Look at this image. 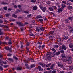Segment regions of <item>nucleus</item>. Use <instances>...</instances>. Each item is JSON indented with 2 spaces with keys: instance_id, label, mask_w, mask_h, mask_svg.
Here are the masks:
<instances>
[{
  "instance_id": "f257e3e1",
  "label": "nucleus",
  "mask_w": 73,
  "mask_h": 73,
  "mask_svg": "<svg viewBox=\"0 0 73 73\" xmlns=\"http://www.w3.org/2000/svg\"><path fill=\"white\" fill-rule=\"evenodd\" d=\"M36 30L38 32H40L42 31H45V27H37L36 28Z\"/></svg>"
},
{
  "instance_id": "f03ea898",
  "label": "nucleus",
  "mask_w": 73,
  "mask_h": 73,
  "mask_svg": "<svg viewBox=\"0 0 73 73\" xmlns=\"http://www.w3.org/2000/svg\"><path fill=\"white\" fill-rule=\"evenodd\" d=\"M64 7H62L61 8L59 7L58 8V12L59 13H60V12H62L63 10H64Z\"/></svg>"
},
{
  "instance_id": "7ed1b4c3",
  "label": "nucleus",
  "mask_w": 73,
  "mask_h": 73,
  "mask_svg": "<svg viewBox=\"0 0 73 73\" xmlns=\"http://www.w3.org/2000/svg\"><path fill=\"white\" fill-rule=\"evenodd\" d=\"M58 65L59 66H60L61 68H64V67H63V63L62 62H58Z\"/></svg>"
},
{
  "instance_id": "20e7f679",
  "label": "nucleus",
  "mask_w": 73,
  "mask_h": 73,
  "mask_svg": "<svg viewBox=\"0 0 73 73\" xmlns=\"http://www.w3.org/2000/svg\"><path fill=\"white\" fill-rule=\"evenodd\" d=\"M60 49H64V50H66V49H67V47L65 46L64 45H62V46L60 47Z\"/></svg>"
},
{
  "instance_id": "39448f33",
  "label": "nucleus",
  "mask_w": 73,
  "mask_h": 73,
  "mask_svg": "<svg viewBox=\"0 0 73 73\" xmlns=\"http://www.w3.org/2000/svg\"><path fill=\"white\" fill-rule=\"evenodd\" d=\"M53 53H54L53 56H55L56 54V55H57V56H58V55H59V54H60V52L59 51H58L56 52L55 51Z\"/></svg>"
},
{
  "instance_id": "423d86ee",
  "label": "nucleus",
  "mask_w": 73,
  "mask_h": 73,
  "mask_svg": "<svg viewBox=\"0 0 73 73\" xmlns=\"http://www.w3.org/2000/svg\"><path fill=\"white\" fill-rule=\"evenodd\" d=\"M16 23L19 26H23V23L21 22H16Z\"/></svg>"
},
{
  "instance_id": "0eeeda50",
  "label": "nucleus",
  "mask_w": 73,
  "mask_h": 73,
  "mask_svg": "<svg viewBox=\"0 0 73 73\" xmlns=\"http://www.w3.org/2000/svg\"><path fill=\"white\" fill-rule=\"evenodd\" d=\"M5 49L7 50H10L12 49V46L9 48V47H7L5 48Z\"/></svg>"
},
{
  "instance_id": "6e6552de",
  "label": "nucleus",
  "mask_w": 73,
  "mask_h": 73,
  "mask_svg": "<svg viewBox=\"0 0 73 73\" xmlns=\"http://www.w3.org/2000/svg\"><path fill=\"white\" fill-rule=\"evenodd\" d=\"M52 53L51 52H49L48 53H47L46 54V56L48 57H50V55L52 54Z\"/></svg>"
},
{
  "instance_id": "1a4fd4ad",
  "label": "nucleus",
  "mask_w": 73,
  "mask_h": 73,
  "mask_svg": "<svg viewBox=\"0 0 73 73\" xmlns=\"http://www.w3.org/2000/svg\"><path fill=\"white\" fill-rule=\"evenodd\" d=\"M33 10H34V11H36V10H37V6H34L33 7Z\"/></svg>"
},
{
  "instance_id": "9d476101",
  "label": "nucleus",
  "mask_w": 73,
  "mask_h": 73,
  "mask_svg": "<svg viewBox=\"0 0 73 73\" xmlns=\"http://www.w3.org/2000/svg\"><path fill=\"white\" fill-rule=\"evenodd\" d=\"M39 65H41L42 66V67H44L45 68V64H43L42 63H39Z\"/></svg>"
},
{
  "instance_id": "9b49d317",
  "label": "nucleus",
  "mask_w": 73,
  "mask_h": 73,
  "mask_svg": "<svg viewBox=\"0 0 73 73\" xmlns=\"http://www.w3.org/2000/svg\"><path fill=\"white\" fill-rule=\"evenodd\" d=\"M38 69H39V71H42V70H43V69L42 68H41L40 66H38Z\"/></svg>"
},
{
  "instance_id": "f8f14e48",
  "label": "nucleus",
  "mask_w": 73,
  "mask_h": 73,
  "mask_svg": "<svg viewBox=\"0 0 73 73\" xmlns=\"http://www.w3.org/2000/svg\"><path fill=\"white\" fill-rule=\"evenodd\" d=\"M62 56L63 58H66V57L65 56V54L64 53H63L62 54Z\"/></svg>"
},
{
  "instance_id": "ddd939ff",
  "label": "nucleus",
  "mask_w": 73,
  "mask_h": 73,
  "mask_svg": "<svg viewBox=\"0 0 73 73\" xmlns=\"http://www.w3.org/2000/svg\"><path fill=\"white\" fill-rule=\"evenodd\" d=\"M8 60H9V61H11L12 62H13V61H14L13 59L11 58H9L8 59Z\"/></svg>"
},
{
  "instance_id": "4468645a",
  "label": "nucleus",
  "mask_w": 73,
  "mask_h": 73,
  "mask_svg": "<svg viewBox=\"0 0 73 73\" xmlns=\"http://www.w3.org/2000/svg\"><path fill=\"white\" fill-rule=\"evenodd\" d=\"M46 10V8L45 7L43 8L42 9V11H43V12H45Z\"/></svg>"
},
{
  "instance_id": "2eb2a0df",
  "label": "nucleus",
  "mask_w": 73,
  "mask_h": 73,
  "mask_svg": "<svg viewBox=\"0 0 73 73\" xmlns=\"http://www.w3.org/2000/svg\"><path fill=\"white\" fill-rule=\"evenodd\" d=\"M28 61H31V62H34V60H33V59H28Z\"/></svg>"
},
{
  "instance_id": "dca6fc26",
  "label": "nucleus",
  "mask_w": 73,
  "mask_h": 73,
  "mask_svg": "<svg viewBox=\"0 0 73 73\" xmlns=\"http://www.w3.org/2000/svg\"><path fill=\"white\" fill-rule=\"evenodd\" d=\"M4 34V32L1 31V29H0V35H3Z\"/></svg>"
},
{
  "instance_id": "f3484780",
  "label": "nucleus",
  "mask_w": 73,
  "mask_h": 73,
  "mask_svg": "<svg viewBox=\"0 0 73 73\" xmlns=\"http://www.w3.org/2000/svg\"><path fill=\"white\" fill-rule=\"evenodd\" d=\"M53 48H57L58 47V45H53Z\"/></svg>"
},
{
  "instance_id": "a211bd4d",
  "label": "nucleus",
  "mask_w": 73,
  "mask_h": 73,
  "mask_svg": "<svg viewBox=\"0 0 73 73\" xmlns=\"http://www.w3.org/2000/svg\"><path fill=\"white\" fill-rule=\"evenodd\" d=\"M49 9L51 11H54V9H53V8L52 7H50L49 8Z\"/></svg>"
},
{
  "instance_id": "6ab92c4d",
  "label": "nucleus",
  "mask_w": 73,
  "mask_h": 73,
  "mask_svg": "<svg viewBox=\"0 0 73 73\" xmlns=\"http://www.w3.org/2000/svg\"><path fill=\"white\" fill-rule=\"evenodd\" d=\"M8 44H9L10 45H11L12 43V42H11V39H10L9 40V41L8 42Z\"/></svg>"
},
{
  "instance_id": "aec40b11",
  "label": "nucleus",
  "mask_w": 73,
  "mask_h": 73,
  "mask_svg": "<svg viewBox=\"0 0 73 73\" xmlns=\"http://www.w3.org/2000/svg\"><path fill=\"white\" fill-rule=\"evenodd\" d=\"M68 38V36H64V40H67Z\"/></svg>"
},
{
  "instance_id": "412c9836",
  "label": "nucleus",
  "mask_w": 73,
  "mask_h": 73,
  "mask_svg": "<svg viewBox=\"0 0 73 73\" xmlns=\"http://www.w3.org/2000/svg\"><path fill=\"white\" fill-rule=\"evenodd\" d=\"M54 33V31H50L49 33H50V34H53Z\"/></svg>"
},
{
  "instance_id": "4be33fe9",
  "label": "nucleus",
  "mask_w": 73,
  "mask_h": 73,
  "mask_svg": "<svg viewBox=\"0 0 73 73\" xmlns=\"http://www.w3.org/2000/svg\"><path fill=\"white\" fill-rule=\"evenodd\" d=\"M13 58H14V59H15V60H18V58H17V57H16L15 56H13Z\"/></svg>"
},
{
  "instance_id": "5701e85b",
  "label": "nucleus",
  "mask_w": 73,
  "mask_h": 73,
  "mask_svg": "<svg viewBox=\"0 0 73 73\" xmlns=\"http://www.w3.org/2000/svg\"><path fill=\"white\" fill-rule=\"evenodd\" d=\"M72 8L73 7H72V6H69L68 7V9H72Z\"/></svg>"
},
{
  "instance_id": "b1692460",
  "label": "nucleus",
  "mask_w": 73,
  "mask_h": 73,
  "mask_svg": "<svg viewBox=\"0 0 73 73\" xmlns=\"http://www.w3.org/2000/svg\"><path fill=\"white\" fill-rule=\"evenodd\" d=\"M61 5L62 7H66V5L64 3L62 4Z\"/></svg>"
},
{
  "instance_id": "393cba45",
  "label": "nucleus",
  "mask_w": 73,
  "mask_h": 73,
  "mask_svg": "<svg viewBox=\"0 0 73 73\" xmlns=\"http://www.w3.org/2000/svg\"><path fill=\"white\" fill-rule=\"evenodd\" d=\"M17 70H21V68L20 67H18L17 68Z\"/></svg>"
},
{
  "instance_id": "a878e982",
  "label": "nucleus",
  "mask_w": 73,
  "mask_h": 73,
  "mask_svg": "<svg viewBox=\"0 0 73 73\" xmlns=\"http://www.w3.org/2000/svg\"><path fill=\"white\" fill-rule=\"evenodd\" d=\"M12 16H13V17H15V18H16V17H17V16H16V15H15L14 14L12 15Z\"/></svg>"
},
{
  "instance_id": "bb28decb",
  "label": "nucleus",
  "mask_w": 73,
  "mask_h": 73,
  "mask_svg": "<svg viewBox=\"0 0 73 73\" xmlns=\"http://www.w3.org/2000/svg\"><path fill=\"white\" fill-rule=\"evenodd\" d=\"M50 36H49V38H50L51 39V40H52L53 39V37H54V36H51V35H50Z\"/></svg>"
},
{
  "instance_id": "cd10ccee",
  "label": "nucleus",
  "mask_w": 73,
  "mask_h": 73,
  "mask_svg": "<svg viewBox=\"0 0 73 73\" xmlns=\"http://www.w3.org/2000/svg\"><path fill=\"white\" fill-rule=\"evenodd\" d=\"M69 46L71 48H73V44H69Z\"/></svg>"
},
{
  "instance_id": "c85d7f7f",
  "label": "nucleus",
  "mask_w": 73,
  "mask_h": 73,
  "mask_svg": "<svg viewBox=\"0 0 73 73\" xmlns=\"http://www.w3.org/2000/svg\"><path fill=\"white\" fill-rule=\"evenodd\" d=\"M27 24H28V23L27 22H25L24 24H23V26H25V25H27Z\"/></svg>"
},
{
  "instance_id": "c756f323",
  "label": "nucleus",
  "mask_w": 73,
  "mask_h": 73,
  "mask_svg": "<svg viewBox=\"0 0 73 73\" xmlns=\"http://www.w3.org/2000/svg\"><path fill=\"white\" fill-rule=\"evenodd\" d=\"M73 69V66H71L69 68V69L70 70H72Z\"/></svg>"
},
{
  "instance_id": "7c9ffc66",
  "label": "nucleus",
  "mask_w": 73,
  "mask_h": 73,
  "mask_svg": "<svg viewBox=\"0 0 73 73\" xmlns=\"http://www.w3.org/2000/svg\"><path fill=\"white\" fill-rule=\"evenodd\" d=\"M36 18L38 19H39V18H42V17L40 15H39L37 16V17H36Z\"/></svg>"
},
{
  "instance_id": "2f4dec72",
  "label": "nucleus",
  "mask_w": 73,
  "mask_h": 73,
  "mask_svg": "<svg viewBox=\"0 0 73 73\" xmlns=\"http://www.w3.org/2000/svg\"><path fill=\"white\" fill-rule=\"evenodd\" d=\"M61 38H58L57 40V41L58 42H61Z\"/></svg>"
},
{
  "instance_id": "473e14b6",
  "label": "nucleus",
  "mask_w": 73,
  "mask_h": 73,
  "mask_svg": "<svg viewBox=\"0 0 73 73\" xmlns=\"http://www.w3.org/2000/svg\"><path fill=\"white\" fill-rule=\"evenodd\" d=\"M19 12H21L22 11V9L21 8H19L18 9H17V10Z\"/></svg>"
},
{
  "instance_id": "72a5a7b5",
  "label": "nucleus",
  "mask_w": 73,
  "mask_h": 73,
  "mask_svg": "<svg viewBox=\"0 0 73 73\" xmlns=\"http://www.w3.org/2000/svg\"><path fill=\"white\" fill-rule=\"evenodd\" d=\"M62 3H63V4H67L66 2L65 1H62Z\"/></svg>"
},
{
  "instance_id": "f704fd0d",
  "label": "nucleus",
  "mask_w": 73,
  "mask_h": 73,
  "mask_svg": "<svg viewBox=\"0 0 73 73\" xmlns=\"http://www.w3.org/2000/svg\"><path fill=\"white\" fill-rule=\"evenodd\" d=\"M38 48H39V49H41L42 48V46H41V45L38 46Z\"/></svg>"
},
{
  "instance_id": "c9c22d12",
  "label": "nucleus",
  "mask_w": 73,
  "mask_h": 73,
  "mask_svg": "<svg viewBox=\"0 0 73 73\" xmlns=\"http://www.w3.org/2000/svg\"><path fill=\"white\" fill-rule=\"evenodd\" d=\"M59 52H60V53H65V51H64L63 50L60 51Z\"/></svg>"
},
{
  "instance_id": "e433bc0d",
  "label": "nucleus",
  "mask_w": 73,
  "mask_h": 73,
  "mask_svg": "<svg viewBox=\"0 0 73 73\" xmlns=\"http://www.w3.org/2000/svg\"><path fill=\"white\" fill-rule=\"evenodd\" d=\"M3 63V62L0 61V65H1V66H3V64H2Z\"/></svg>"
},
{
  "instance_id": "4c0bfd02",
  "label": "nucleus",
  "mask_w": 73,
  "mask_h": 73,
  "mask_svg": "<svg viewBox=\"0 0 73 73\" xmlns=\"http://www.w3.org/2000/svg\"><path fill=\"white\" fill-rule=\"evenodd\" d=\"M10 16V14H6V17H9Z\"/></svg>"
},
{
  "instance_id": "58836bf2",
  "label": "nucleus",
  "mask_w": 73,
  "mask_h": 73,
  "mask_svg": "<svg viewBox=\"0 0 73 73\" xmlns=\"http://www.w3.org/2000/svg\"><path fill=\"white\" fill-rule=\"evenodd\" d=\"M35 66V64L32 65H31V68H34Z\"/></svg>"
},
{
  "instance_id": "ea45409f",
  "label": "nucleus",
  "mask_w": 73,
  "mask_h": 73,
  "mask_svg": "<svg viewBox=\"0 0 73 73\" xmlns=\"http://www.w3.org/2000/svg\"><path fill=\"white\" fill-rule=\"evenodd\" d=\"M24 13H26L27 14H29V11H24Z\"/></svg>"
},
{
  "instance_id": "a19ab883",
  "label": "nucleus",
  "mask_w": 73,
  "mask_h": 73,
  "mask_svg": "<svg viewBox=\"0 0 73 73\" xmlns=\"http://www.w3.org/2000/svg\"><path fill=\"white\" fill-rule=\"evenodd\" d=\"M5 27V28H7V30H8L9 31V29H8V26H4V27Z\"/></svg>"
},
{
  "instance_id": "79ce46f5",
  "label": "nucleus",
  "mask_w": 73,
  "mask_h": 73,
  "mask_svg": "<svg viewBox=\"0 0 73 73\" xmlns=\"http://www.w3.org/2000/svg\"><path fill=\"white\" fill-rule=\"evenodd\" d=\"M68 61L69 64H71L72 63V60H68Z\"/></svg>"
},
{
  "instance_id": "37998d69",
  "label": "nucleus",
  "mask_w": 73,
  "mask_h": 73,
  "mask_svg": "<svg viewBox=\"0 0 73 73\" xmlns=\"http://www.w3.org/2000/svg\"><path fill=\"white\" fill-rule=\"evenodd\" d=\"M30 36H33V37H35V35L33 34H30Z\"/></svg>"
},
{
  "instance_id": "c03bdc74",
  "label": "nucleus",
  "mask_w": 73,
  "mask_h": 73,
  "mask_svg": "<svg viewBox=\"0 0 73 73\" xmlns=\"http://www.w3.org/2000/svg\"><path fill=\"white\" fill-rule=\"evenodd\" d=\"M8 66H9L8 65H4L3 66L4 68H7V67H8Z\"/></svg>"
},
{
  "instance_id": "a18cd8bd",
  "label": "nucleus",
  "mask_w": 73,
  "mask_h": 73,
  "mask_svg": "<svg viewBox=\"0 0 73 73\" xmlns=\"http://www.w3.org/2000/svg\"><path fill=\"white\" fill-rule=\"evenodd\" d=\"M31 23H32V24H34V25H35V21H32Z\"/></svg>"
},
{
  "instance_id": "49530a36",
  "label": "nucleus",
  "mask_w": 73,
  "mask_h": 73,
  "mask_svg": "<svg viewBox=\"0 0 73 73\" xmlns=\"http://www.w3.org/2000/svg\"><path fill=\"white\" fill-rule=\"evenodd\" d=\"M62 60L63 61V62H66L67 61L66 60V59H64Z\"/></svg>"
},
{
  "instance_id": "de8ad7c7",
  "label": "nucleus",
  "mask_w": 73,
  "mask_h": 73,
  "mask_svg": "<svg viewBox=\"0 0 73 73\" xmlns=\"http://www.w3.org/2000/svg\"><path fill=\"white\" fill-rule=\"evenodd\" d=\"M39 21L40 22H42V21H43V19H39Z\"/></svg>"
},
{
  "instance_id": "09e8293b",
  "label": "nucleus",
  "mask_w": 73,
  "mask_h": 73,
  "mask_svg": "<svg viewBox=\"0 0 73 73\" xmlns=\"http://www.w3.org/2000/svg\"><path fill=\"white\" fill-rule=\"evenodd\" d=\"M52 7L54 8V9H57V7L56 6H53Z\"/></svg>"
},
{
  "instance_id": "8fccbe9b",
  "label": "nucleus",
  "mask_w": 73,
  "mask_h": 73,
  "mask_svg": "<svg viewBox=\"0 0 73 73\" xmlns=\"http://www.w3.org/2000/svg\"><path fill=\"white\" fill-rule=\"evenodd\" d=\"M36 0H35V1L34 0H32L31 1V2H32V3H35V2H36Z\"/></svg>"
},
{
  "instance_id": "3c124183",
  "label": "nucleus",
  "mask_w": 73,
  "mask_h": 73,
  "mask_svg": "<svg viewBox=\"0 0 73 73\" xmlns=\"http://www.w3.org/2000/svg\"><path fill=\"white\" fill-rule=\"evenodd\" d=\"M3 8L5 10H7V7H4Z\"/></svg>"
},
{
  "instance_id": "603ef678",
  "label": "nucleus",
  "mask_w": 73,
  "mask_h": 73,
  "mask_svg": "<svg viewBox=\"0 0 73 73\" xmlns=\"http://www.w3.org/2000/svg\"><path fill=\"white\" fill-rule=\"evenodd\" d=\"M42 44V42H38L37 43V44H39L40 45H41Z\"/></svg>"
},
{
  "instance_id": "864d4df0",
  "label": "nucleus",
  "mask_w": 73,
  "mask_h": 73,
  "mask_svg": "<svg viewBox=\"0 0 73 73\" xmlns=\"http://www.w3.org/2000/svg\"><path fill=\"white\" fill-rule=\"evenodd\" d=\"M7 56H12V54H10V53H9L7 54Z\"/></svg>"
},
{
  "instance_id": "5fc2aeb1",
  "label": "nucleus",
  "mask_w": 73,
  "mask_h": 73,
  "mask_svg": "<svg viewBox=\"0 0 73 73\" xmlns=\"http://www.w3.org/2000/svg\"><path fill=\"white\" fill-rule=\"evenodd\" d=\"M39 7L42 10L44 8H43V7L41 5L39 6Z\"/></svg>"
},
{
  "instance_id": "6e6d98bb",
  "label": "nucleus",
  "mask_w": 73,
  "mask_h": 73,
  "mask_svg": "<svg viewBox=\"0 0 73 73\" xmlns=\"http://www.w3.org/2000/svg\"><path fill=\"white\" fill-rule=\"evenodd\" d=\"M2 63H3V64H7V62L5 61H3Z\"/></svg>"
},
{
  "instance_id": "4d7b16f0",
  "label": "nucleus",
  "mask_w": 73,
  "mask_h": 73,
  "mask_svg": "<svg viewBox=\"0 0 73 73\" xmlns=\"http://www.w3.org/2000/svg\"><path fill=\"white\" fill-rule=\"evenodd\" d=\"M26 49L27 52H29V48L27 47L26 48Z\"/></svg>"
},
{
  "instance_id": "13d9d810",
  "label": "nucleus",
  "mask_w": 73,
  "mask_h": 73,
  "mask_svg": "<svg viewBox=\"0 0 73 73\" xmlns=\"http://www.w3.org/2000/svg\"><path fill=\"white\" fill-rule=\"evenodd\" d=\"M51 50L52 51H54V52H56V50L55 49H54V48H52L51 49Z\"/></svg>"
},
{
  "instance_id": "bf43d9fd",
  "label": "nucleus",
  "mask_w": 73,
  "mask_h": 73,
  "mask_svg": "<svg viewBox=\"0 0 73 73\" xmlns=\"http://www.w3.org/2000/svg\"><path fill=\"white\" fill-rule=\"evenodd\" d=\"M0 70H3V67H2L0 66Z\"/></svg>"
},
{
  "instance_id": "052dcab7",
  "label": "nucleus",
  "mask_w": 73,
  "mask_h": 73,
  "mask_svg": "<svg viewBox=\"0 0 73 73\" xmlns=\"http://www.w3.org/2000/svg\"><path fill=\"white\" fill-rule=\"evenodd\" d=\"M3 19V15H0V19L1 18Z\"/></svg>"
},
{
  "instance_id": "680f3d73",
  "label": "nucleus",
  "mask_w": 73,
  "mask_h": 73,
  "mask_svg": "<svg viewBox=\"0 0 73 73\" xmlns=\"http://www.w3.org/2000/svg\"><path fill=\"white\" fill-rule=\"evenodd\" d=\"M45 45H43L42 46V49H44V48H45Z\"/></svg>"
},
{
  "instance_id": "e2e57ef3",
  "label": "nucleus",
  "mask_w": 73,
  "mask_h": 73,
  "mask_svg": "<svg viewBox=\"0 0 73 73\" xmlns=\"http://www.w3.org/2000/svg\"><path fill=\"white\" fill-rule=\"evenodd\" d=\"M3 23V21L1 19H0V23Z\"/></svg>"
},
{
  "instance_id": "0e129e2a",
  "label": "nucleus",
  "mask_w": 73,
  "mask_h": 73,
  "mask_svg": "<svg viewBox=\"0 0 73 73\" xmlns=\"http://www.w3.org/2000/svg\"><path fill=\"white\" fill-rule=\"evenodd\" d=\"M32 15V14H30L27 15V17H31V16Z\"/></svg>"
},
{
  "instance_id": "69168bd1",
  "label": "nucleus",
  "mask_w": 73,
  "mask_h": 73,
  "mask_svg": "<svg viewBox=\"0 0 73 73\" xmlns=\"http://www.w3.org/2000/svg\"><path fill=\"white\" fill-rule=\"evenodd\" d=\"M68 60H70L71 59H72V57H70L68 58Z\"/></svg>"
},
{
  "instance_id": "338daca9",
  "label": "nucleus",
  "mask_w": 73,
  "mask_h": 73,
  "mask_svg": "<svg viewBox=\"0 0 73 73\" xmlns=\"http://www.w3.org/2000/svg\"><path fill=\"white\" fill-rule=\"evenodd\" d=\"M48 73H52V71L50 70L48 72Z\"/></svg>"
},
{
  "instance_id": "774afa93",
  "label": "nucleus",
  "mask_w": 73,
  "mask_h": 73,
  "mask_svg": "<svg viewBox=\"0 0 73 73\" xmlns=\"http://www.w3.org/2000/svg\"><path fill=\"white\" fill-rule=\"evenodd\" d=\"M56 71H55V70H53L52 71V73H56Z\"/></svg>"
}]
</instances>
